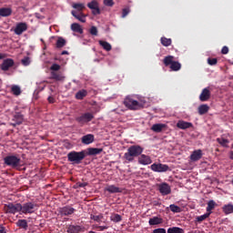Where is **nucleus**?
Here are the masks:
<instances>
[{
    "instance_id": "nucleus-1",
    "label": "nucleus",
    "mask_w": 233,
    "mask_h": 233,
    "mask_svg": "<svg viewBox=\"0 0 233 233\" xmlns=\"http://www.w3.org/2000/svg\"><path fill=\"white\" fill-rule=\"evenodd\" d=\"M143 150L144 148L139 145L130 146L124 154L126 163H134L136 157H138L139 165H150L152 158L147 155H143Z\"/></svg>"
},
{
    "instance_id": "nucleus-2",
    "label": "nucleus",
    "mask_w": 233,
    "mask_h": 233,
    "mask_svg": "<svg viewBox=\"0 0 233 233\" xmlns=\"http://www.w3.org/2000/svg\"><path fill=\"white\" fill-rule=\"evenodd\" d=\"M86 157V151H71L67 154V160L73 165H81L83 159Z\"/></svg>"
},
{
    "instance_id": "nucleus-3",
    "label": "nucleus",
    "mask_w": 233,
    "mask_h": 233,
    "mask_svg": "<svg viewBox=\"0 0 233 233\" xmlns=\"http://www.w3.org/2000/svg\"><path fill=\"white\" fill-rule=\"evenodd\" d=\"M4 163L11 168H20L21 157L17 155H9L4 157Z\"/></svg>"
},
{
    "instance_id": "nucleus-4",
    "label": "nucleus",
    "mask_w": 233,
    "mask_h": 233,
    "mask_svg": "<svg viewBox=\"0 0 233 233\" xmlns=\"http://www.w3.org/2000/svg\"><path fill=\"white\" fill-rule=\"evenodd\" d=\"M163 63L165 66H169L172 72H179V70H181V63L174 61L173 56H165Z\"/></svg>"
},
{
    "instance_id": "nucleus-5",
    "label": "nucleus",
    "mask_w": 233,
    "mask_h": 233,
    "mask_svg": "<svg viewBox=\"0 0 233 233\" xmlns=\"http://www.w3.org/2000/svg\"><path fill=\"white\" fill-rule=\"evenodd\" d=\"M124 105L129 110H141L143 108V104L139 103L137 100L134 99L133 96H127L124 99Z\"/></svg>"
},
{
    "instance_id": "nucleus-6",
    "label": "nucleus",
    "mask_w": 233,
    "mask_h": 233,
    "mask_svg": "<svg viewBox=\"0 0 233 233\" xmlns=\"http://www.w3.org/2000/svg\"><path fill=\"white\" fill-rule=\"evenodd\" d=\"M37 209V204L33 202H26L23 205L20 204V212L22 214H34L35 210Z\"/></svg>"
},
{
    "instance_id": "nucleus-7",
    "label": "nucleus",
    "mask_w": 233,
    "mask_h": 233,
    "mask_svg": "<svg viewBox=\"0 0 233 233\" xmlns=\"http://www.w3.org/2000/svg\"><path fill=\"white\" fill-rule=\"evenodd\" d=\"M4 210L5 214H17V212H21V203H12L9 202L5 204Z\"/></svg>"
},
{
    "instance_id": "nucleus-8",
    "label": "nucleus",
    "mask_w": 233,
    "mask_h": 233,
    "mask_svg": "<svg viewBox=\"0 0 233 233\" xmlns=\"http://www.w3.org/2000/svg\"><path fill=\"white\" fill-rule=\"evenodd\" d=\"M94 119V114L90 112L83 113L80 116H77L76 118V121L77 122L78 125H86V123H90Z\"/></svg>"
},
{
    "instance_id": "nucleus-9",
    "label": "nucleus",
    "mask_w": 233,
    "mask_h": 233,
    "mask_svg": "<svg viewBox=\"0 0 233 233\" xmlns=\"http://www.w3.org/2000/svg\"><path fill=\"white\" fill-rule=\"evenodd\" d=\"M151 170H153V172H168L170 171V167H168V165L167 164H161V163H154L150 166Z\"/></svg>"
},
{
    "instance_id": "nucleus-10",
    "label": "nucleus",
    "mask_w": 233,
    "mask_h": 233,
    "mask_svg": "<svg viewBox=\"0 0 233 233\" xmlns=\"http://www.w3.org/2000/svg\"><path fill=\"white\" fill-rule=\"evenodd\" d=\"M15 65V62L12 58H5L3 60L2 64L0 65V69L2 72H8L10 68H12Z\"/></svg>"
},
{
    "instance_id": "nucleus-11",
    "label": "nucleus",
    "mask_w": 233,
    "mask_h": 233,
    "mask_svg": "<svg viewBox=\"0 0 233 233\" xmlns=\"http://www.w3.org/2000/svg\"><path fill=\"white\" fill-rule=\"evenodd\" d=\"M26 30H28V24L25 22H20L16 24L14 33L15 35H22L23 33L26 32Z\"/></svg>"
},
{
    "instance_id": "nucleus-12",
    "label": "nucleus",
    "mask_w": 233,
    "mask_h": 233,
    "mask_svg": "<svg viewBox=\"0 0 233 233\" xmlns=\"http://www.w3.org/2000/svg\"><path fill=\"white\" fill-rule=\"evenodd\" d=\"M87 8L92 10L93 15H99L101 14V9H99V3L97 0H92L87 4Z\"/></svg>"
},
{
    "instance_id": "nucleus-13",
    "label": "nucleus",
    "mask_w": 233,
    "mask_h": 233,
    "mask_svg": "<svg viewBox=\"0 0 233 233\" xmlns=\"http://www.w3.org/2000/svg\"><path fill=\"white\" fill-rule=\"evenodd\" d=\"M158 192H160L161 196H168L169 194H172V188L170 187V185L164 182L158 185Z\"/></svg>"
},
{
    "instance_id": "nucleus-14",
    "label": "nucleus",
    "mask_w": 233,
    "mask_h": 233,
    "mask_svg": "<svg viewBox=\"0 0 233 233\" xmlns=\"http://www.w3.org/2000/svg\"><path fill=\"white\" fill-rule=\"evenodd\" d=\"M58 212L61 216H72V214L76 212V208H72L71 206H65L60 208Z\"/></svg>"
},
{
    "instance_id": "nucleus-15",
    "label": "nucleus",
    "mask_w": 233,
    "mask_h": 233,
    "mask_svg": "<svg viewBox=\"0 0 233 233\" xmlns=\"http://www.w3.org/2000/svg\"><path fill=\"white\" fill-rule=\"evenodd\" d=\"M13 121L15 123H12V127H17V125H23V121H25V116L20 112H16L14 116Z\"/></svg>"
},
{
    "instance_id": "nucleus-16",
    "label": "nucleus",
    "mask_w": 233,
    "mask_h": 233,
    "mask_svg": "<svg viewBox=\"0 0 233 233\" xmlns=\"http://www.w3.org/2000/svg\"><path fill=\"white\" fill-rule=\"evenodd\" d=\"M96 141V137L93 134H87L81 137L82 145H92Z\"/></svg>"
},
{
    "instance_id": "nucleus-17",
    "label": "nucleus",
    "mask_w": 233,
    "mask_h": 233,
    "mask_svg": "<svg viewBox=\"0 0 233 233\" xmlns=\"http://www.w3.org/2000/svg\"><path fill=\"white\" fill-rule=\"evenodd\" d=\"M201 157H203V151L201 149L194 150L189 157L190 160L193 162L199 161Z\"/></svg>"
},
{
    "instance_id": "nucleus-18",
    "label": "nucleus",
    "mask_w": 233,
    "mask_h": 233,
    "mask_svg": "<svg viewBox=\"0 0 233 233\" xmlns=\"http://www.w3.org/2000/svg\"><path fill=\"white\" fill-rule=\"evenodd\" d=\"M71 15H73V17H75L76 19L80 21V23H86V15H85V14H83V12L77 13V11L73 10L71 12Z\"/></svg>"
},
{
    "instance_id": "nucleus-19",
    "label": "nucleus",
    "mask_w": 233,
    "mask_h": 233,
    "mask_svg": "<svg viewBox=\"0 0 233 233\" xmlns=\"http://www.w3.org/2000/svg\"><path fill=\"white\" fill-rule=\"evenodd\" d=\"M177 128H180V130H187V128H192V127H194V125L190 122H186L184 120H179L177 123Z\"/></svg>"
},
{
    "instance_id": "nucleus-20",
    "label": "nucleus",
    "mask_w": 233,
    "mask_h": 233,
    "mask_svg": "<svg viewBox=\"0 0 233 233\" xmlns=\"http://www.w3.org/2000/svg\"><path fill=\"white\" fill-rule=\"evenodd\" d=\"M199 99L202 102L208 101L210 99V90L208 88H204L199 96Z\"/></svg>"
},
{
    "instance_id": "nucleus-21",
    "label": "nucleus",
    "mask_w": 233,
    "mask_h": 233,
    "mask_svg": "<svg viewBox=\"0 0 233 233\" xmlns=\"http://www.w3.org/2000/svg\"><path fill=\"white\" fill-rule=\"evenodd\" d=\"M106 191L109 192V194H119V193L123 192V189H121V187H117L114 185H110L106 187Z\"/></svg>"
},
{
    "instance_id": "nucleus-22",
    "label": "nucleus",
    "mask_w": 233,
    "mask_h": 233,
    "mask_svg": "<svg viewBox=\"0 0 233 233\" xmlns=\"http://www.w3.org/2000/svg\"><path fill=\"white\" fill-rule=\"evenodd\" d=\"M103 152V148L88 147L86 156H97Z\"/></svg>"
},
{
    "instance_id": "nucleus-23",
    "label": "nucleus",
    "mask_w": 233,
    "mask_h": 233,
    "mask_svg": "<svg viewBox=\"0 0 233 233\" xmlns=\"http://www.w3.org/2000/svg\"><path fill=\"white\" fill-rule=\"evenodd\" d=\"M10 15H12V8H10V7L0 8V16L1 17H8Z\"/></svg>"
},
{
    "instance_id": "nucleus-24",
    "label": "nucleus",
    "mask_w": 233,
    "mask_h": 233,
    "mask_svg": "<svg viewBox=\"0 0 233 233\" xmlns=\"http://www.w3.org/2000/svg\"><path fill=\"white\" fill-rule=\"evenodd\" d=\"M86 96H88V91H86V89H82V90H79L78 92H76V99H78L81 101V100L85 99V97H86Z\"/></svg>"
},
{
    "instance_id": "nucleus-25",
    "label": "nucleus",
    "mask_w": 233,
    "mask_h": 233,
    "mask_svg": "<svg viewBox=\"0 0 233 233\" xmlns=\"http://www.w3.org/2000/svg\"><path fill=\"white\" fill-rule=\"evenodd\" d=\"M222 211L226 216H228V214H233V205L232 204H226L222 207Z\"/></svg>"
},
{
    "instance_id": "nucleus-26",
    "label": "nucleus",
    "mask_w": 233,
    "mask_h": 233,
    "mask_svg": "<svg viewBox=\"0 0 233 233\" xmlns=\"http://www.w3.org/2000/svg\"><path fill=\"white\" fill-rule=\"evenodd\" d=\"M165 127H167V125H165V124H154L151 127V130L153 132H157V134H159V132L163 131V128H165Z\"/></svg>"
},
{
    "instance_id": "nucleus-27",
    "label": "nucleus",
    "mask_w": 233,
    "mask_h": 233,
    "mask_svg": "<svg viewBox=\"0 0 233 233\" xmlns=\"http://www.w3.org/2000/svg\"><path fill=\"white\" fill-rule=\"evenodd\" d=\"M98 43L106 52H110V50H112V45H110V43L103 40L98 41Z\"/></svg>"
},
{
    "instance_id": "nucleus-28",
    "label": "nucleus",
    "mask_w": 233,
    "mask_h": 233,
    "mask_svg": "<svg viewBox=\"0 0 233 233\" xmlns=\"http://www.w3.org/2000/svg\"><path fill=\"white\" fill-rule=\"evenodd\" d=\"M217 142L221 147H224V148H228V143H230L228 139L223 137L217 138Z\"/></svg>"
},
{
    "instance_id": "nucleus-29",
    "label": "nucleus",
    "mask_w": 233,
    "mask_h": 233,
    "mask_svg": "<svg viewBox=\"0 0 233 233\" xmlns=\"http://www.w3.org/2000/svg\"><path fill=\"white\" fill-rule=\"evenodd\" d=\"M148 223L151 226L161 225V223H163V218H158V217H153L152 218H149Z\"/></svg>"
},
{
    "instance_id": "nucleus-30",
    "label": "nucleus",
    "mask_w": 233,
    "mask_h": 233,
    "mask_svg": "<svg viewBox=\"0 0 233 233\" xmlns=\"http://www.w3.org/2000/svg\"><path fill=\"white\" fill-rule=\"evenodd\" d=\"M67 233H79L81 232V226L70 225L66 230Z\"/></svg>"
},
{
    "instance_id": "nucleus-31",
    "label": "nucleus",
    "mask_w": 233,
    "mask_h": 233,
    "mask_svg": "<svg viewBox=\"0 0 233 233\" xmlns=\"http://www.w3.org/2000/svg\"><path fill=\"white\" fill-rule=\"evenodd\" d=\"M209 108L210 107L208 106V105H206V104L199 106H198L199 116H205V114H207V112H208Z\"/></svg>"
},
{
    "instance_id": "nucleus-32",
    "label": "nucleus",
    "mask_w": 233,
    "mask_h": 233,
    "mask_svg": "<svg viewBox=\"0 0 233 233\" xmlns=\"http://www.w3.org/2000/svg\"><path fill=\"white\" fill-rule=\"evenodd\" d=\"M71 30L73 32H76L77 34H83V28L81 27V25L77 23H74L71 25Z\"/></svg>"
},
{
    "instance_id": "nucleus-33",
    "label": "nucleus",
    "mask_w": 233,
    "mask_h": 233,
    "mask_svg": "<svg viewBox=\"0 0 233 233\" xmlns=\"http://www.w3.org/2000/svg\"><path fill=\"white\" fill-rule=\"evenodd\" d=\"M214 208H216V202L214 200H209L208 202V207H207V213L212 214V210H214Z\"/></svg>"
},
{
    "instance_id": "nucleus-34",
    "label": "nucleus",
    "mask_w": 233,
    "mask_h": 233,
    "mask_svg": "<svg viewBox=\"0 0 233 233\" xmlns=\"http://www.w3.org/2000/svg\"><path fill=\"white\" fill-rule=\"evenodd\" d=\"M17 227H20V228H24V230H26L28 228V222L26 219H19L16 222Z\"/></svg>"
},
{
    "instance_id": "nucleus-35",
    "label": "nucleus",
    "mask_w": 233,
    "mask_h": 233,
    "mask_svg": "<svg viewBox=\"0 0 233 233\" xmlns=\"http://www.w3.org/2000/svg\"><path fill=\"white\" fill-rule=\"evenodd\" d=\"M51 79H55L56 81H63L65 79V77L61 75H59V73H56L55 71L51 72Z\"/></svg>"
},
{
    "instance_id": "nucleus-36",
    "label": "nucleus",
    "mask_w": 233,
    "mask_h": 233,
    "mask_svg": "<svg viewBox=\"0 0 233 233\" xmlns=\"http://www.w3.org/2000/svg\"><path fill=\"white\" fill-rule=\"evenodd\" d=\"M160 43L163 45V46H170V45H172V39L162 36Z\"/></svg>"
},
{
    "instance_id": "nucleus-37",
    "label": "nucleus",
    "mask_w": 233,
    "mask_h": 233,
    "mask_svg": "<svg viewBox=\"0 0 233 233\" xmlns=\"http://www.w3.org/2000/svg\"><path fill=\"white\" fill-rule=\"evenodd\" d=\"M66 45V40L63 37H58L56 40V48H63Z\"/></svg>"
},
{
    "instance_id": "nucleus-38",
    "label": "nucleus",
    "mask_w": 233,
    "mask_h": 233,
    "mask_svg": "<svg viewBox=\"0 0 233 233\" xmlns=\"http://www.w3.org/2000/svg\"><path fill=\"white\" fill-rule=\"evenodd\" d=\"M167 233H185V230L181 228L173 227L167 229Z\"/></svg>"
},
{
    "instance_id": "nucleus-39",
    "label": "nucleus",
    "mask_w": 233,
    "mask_h": 233,
    "mask_svg": "<svg viewBox=\"0 0 233 233\" xmlns=\"http://www.w3.org/2000/svg\"><path fill=\"white\" fill-rule=\"evenodd\" d=\"M73 8H75L77 13L83 12V10H85V4H73Z\"/></svg>"
},
{
    "instance_id": "nucleus-40",
    "label": "nucleus",
    "mask_w": 233,
    "mask_h": 233,
    "mask_svg": "<svg viewBox=\"0 0 233 233\" xmlns=\"http://www.w3.org/2000/svg\"><path fill=\"white\" fill-rule=\"evenodd\" d=\"M11 91L14 94V96L21 95V87H19V86H13Z\"/></svg>"
},
{
    "instance_id": "nucleus-41",
    "label": "nucleus",
    "mask_w": 233,
    "mask_h": 233,
    "mask_svg": "<svg viewBox=\"0 0 233 233\" xmlns=\"http://www.w3.org/2000/svg\"><path fill=\"white\" fill-rule=\"evenodd\" d=\"M169 208H170L171 212H174L176 214H179V212H181V208L178 206H176L175 204H171L169 206Z\"/></svg>"
},
{
    "instance_id": "nucleus-42",
    "label": "nucleus",
    "mask_w": 233,
    "mask_h": 233,
    "mask_svg": "<svg viewBox=\"0 0 233 233\" xmlns=\"http://www.w3.org/2000/svg\"><path fill=\"white\" fill-rule=\"evenodd\" d=\"M208 218H210V213H206L204 215L198 216L196 218V220L198 223H201V221H205V219H207Z\"/></svg>"
},
{
    "instance_id": "nucleus-43",
    "label": "nucleus",
    "mask_w": 233,
    "mask_h": 233,
    "mask_svg": "<svg viewBox=\"0 0 233 233\" xmlns=\"http://www.w3.org/2000/svg\"><path fill=\"white\" fill-rule=\"evenodd\" d=\"M90 218L93 219V221H96V223H101V219H103V215H91Z\"/></svg>"
},
{
    "instance_id": "nucleus-44",
    "label": "nucleus",
    "mask_w": 233,
    "mask_h": 233,
    "mask_svg": "<svg viewBox=\"0 0 233 233\" xmlns=\"http://www.w3.org/2000/svg\"><path fill=\"white\" fill-rule=\"evenodd\" d=\"M121 219H122V217L119 214H115L111 217V221H114V223H119Z\"/></svg>"
},
{
    "instance_id": "nucleus-45",
    "label": "nucleus",
    "mask_w": 233,
    "mask_h": 233,
    "mask_svg": "<svg viewBox=\"0 0 233 233\" xmlns=\"http://www.w3.org/2000/svg\"><path fill=\"white\" fill-rule=\"evenodd\" d=\"M208 64L210 66H216V65H218V58H212V57L208 58Z\"/></svg>"
},
{
    "instance_id": "nucleus-46",
    "label": "nucleus",
    "mask_w": 233,
    "mask_h": 233,
    "mask_svg": "<svg viewBox=\"0 0 233 233\" xmlns=\"http://www.w3.org/2000/svg\"><path fill=\"white\" fill-rule=\"evenodd\" d=\"M85 187H88V183H86V182H77L75 185V188H85Z\"/></svg>"
},
{
    "instance_id": "nucleus-47",
    "label": "nucleus",
    "mask_w": 233,
    "mask_h": 233,
    "mask_svg": "<svg viewBox=\"0 0 233 233\" xmlns=\"http://www.w3.org/2000/svg\"><path fill=\"white\" fill-rule=\"evenodd\" d=\"M50 70H53V72H57L58 70H61V66L58 64H53L50 67Z\"/></svg>"
},
{
    "instance_id": "nucleus-48",
    "label": "nucleus",
    "mask_w": 233,
    "mask_h": 233,
    "mask_svg": "<svg viewBox=\"0 0 233 233\" xmlns=\"http://www.w3.org/2000/svg\"><path fill=\"white\" fill-rule=\"evenodd\" d=\"M97 27L96 26H91V28L89 29V34H91V35H97Z\"/></svg>"
},
{
    "instance_id": "nucleus-49",
    "label": "nucleus",
    "mask_w": 233,
    "mask_h": 233,
    "mask_svg": "<svg viewBox=\"0 0 233 233\" xmlns=\"http://www.w3.org/2000/svg\"><path fill=\"white\" fill-rule=\"evenodd\" d=\"M22 65H24V66H28V65H30V57L26 56L22 59Z\"/></svg>"
},
{
    "instance_id": "nucleus-50",
    "label": "nucleus",
    "mask_w": 233,
    "mask_h": 233,
    "mask_svg": "<svg viewBox=\"0 0 233 233\" xmlns=\"http://www.w3.org/2000/svg\"><path fill=\"white\" fill-rule=\"evenodd\" d=\"M128 14H130V9H128V8H124V9L122 10V17H123V18L127 17V15H128Z\"/></svg>"
},
{
    "instance_id": "nucleus-51",
    "label": "nucleus",
    "mask_w": 233,
    "mask_h": 233,
    "mask_svg": "<svg viewBox=\"0 0 233 233\" xmlns=\"http://www.w3.org/2000/svg\"><path fill=\"white\" fill-rule=\"evenodd\" d=\"M153 233H167V229L163 228H156L153 230Z\"/></svg>"
},
{
    "instance_id": "nucleus-52",
    "label": "nucleus",
    "mask_w": 233,
    "mask_h": 233,
    "mask_svg": "<svg viewBox=\"0 0 233 233\" xmlns=\"http://www.w3.org/2000/svg\"><path fill=\"white\" fill-rule=\"evenodd\" d=\"M105 6H112L114 5V0H104Z\"/></svg>"
},
{
    "instance_id": "nucleus-53",
    "label": "nucleus",
    "mask_w": 233,
    "mask_h": 233,
    "mask_svg": "<svg viewBox=\"0 0 233 233\" xmlns=\"http://www.w3.org/2000/svg\"><path fill=\"white\" fill-rule=\"evenodd\" d=\"M221 54H223L224 56H227V54H228V47L227 46H224L222 47Z\"/></svg>"
},
{
    "instance_id": "nucleus-54",
    "label": "nucleus",
    "mask_w": 233,
    "mask_h": 233,
    "mask_svg": "<svg viewBox=\"0 0 233 233\" xmlns=\"http://www.w3.org/2000/svg\"><path fill=\"white\" fill-rule=\"evenodd\" d=\"M96 228H98V230H100V232H103V230H106L108 228V227H106V226H96Z\"/></svg>"
},
{
    "instance_id": "nucleus-55",
    "label": "nucleus",
    "mask_w": 233,
    "mask_h": 233,
    "mask_svg": "<svg viewBox=\"0 0 233 233\" xmlns=\"http://www.w3.org/2000/svg\"><path fill=\"white\" fill-rule=\"evenodd\" d=\"M47 101L48 103L54 104L56 103V98L54 96H48Z\"/></svg>"
},
{
    "instance_id": "nucleus-56",
    "label": "nucleus",
    "mask_w": 233,
    "mask_h": 233,
    "mask_svg": "<svg viewBox=\"0 0 233 233\" xmlns=\"http://www.w3.org/2000/svg\"><path fill=\"white\" fill-rule=\"evenodd\" d=\"M0 233H6L5 227H0Z\"/></svg>"
},
{
    "instance_id": "nucleus-57",
    "label": "nucleus",
    "mask_w": 233,
    "mask_h": 233,
    "mask_svg": "<svg viewBox=\"0 0 233 233\" xmlns=\"http://www.w3.org/2000/svg\"><path fill=\"white\" fill-rule=\"evenodd\" d=\"M5 57H6V56H5V54L0 53V61H1V59H5Z\"/></svg>"
},
{
    "instance_id": "nucleus-58",
    "label": "nucleus",
    "mask_w": 233,
    "mask_h": 233,
    "mask_svg": "<svg viewBox=\"0 0 233 233\" xmlns=\"http://www.w3.org/2000/svg\"><path fill=\"white\" fill-rule=\"evenodd\" d=\"M62 56H68V51H62Z\"/></svg>"
},
{
    "instance_id": "nucleus-59",
    "label": "nucleus",
    "mask_w": 233,
    "mask_h": 233,
    "mask_svg": "<svg viewBox=\"0 0 233 233\" xmlns=\"http://www.w3.org/2000/svg\"><path fill=\"white\" fill-rule=\"evenodd\" d=\"M229 158H231L233 160V151L229 152Z\"/></svg>"
},
{
    "instance_id": "nucleus-60",
    "label": "nucleus",
    "mask_w": 233,
    "mask_h": 233,
    "mask_svg": "<svg viewBox=\"0 0 233 233\" xmlns=\"http://www.w3.org/2000/svg\"><path fill=\"white\" fill-rule=\"evenodd\" d=\"M88 233H96L95 231H89Z\"/></svg>"
}]
</instances>
